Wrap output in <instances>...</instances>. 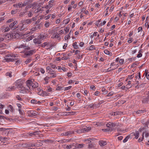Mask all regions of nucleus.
Wrapping results in <instances>:
<instances>
[{"mask_svg":"<svg viewBox=\"0 0 149 149\" xmlns=\"http://www.w3.org/2000/svg\"><path fill=\"white\" fill-rule=\"evenodd\" d=\"M46 38V36L43 34H40V35L38 37V39L39 40H43L45 39Z\"/></svg>","mask_w":149,"mask_h":149,"instance_id":"18","label":"nucleus"},{"mask_svg":"<svg viewBox=\"0 0 149 149\" xmlns=\"http://www.w3.org/2000/svg\"><path fill=\"white\" fill-rule=\"evenodd\" d=\"M48 45V43L47 42L43 43L41 45V46L42 47H44L45 46Z\"/></svg>","mask_w":149,"mask_h":149,"instance_id":"32","label":"nucleus"},{"mask_svg":"<svg viewBox=\"0 0 149 149\" xmlns=\"http://www.w3.org/2000/svg\"><path fill=\"white\" fill-rule=\"evenodd\" d=\"M49 22H47L45 24V27H48L49 26Z\"/></svg>","mask_w":149,"mask_h":149,"instance_id":"63","label":"nucleus"},{"mask_svg":"<svg viewBox=\"0 0 149 149\" xmlns=\"http://www.w3.org/2000/svg\"><path fill=\"white\" fill-rule=\"evenodd\" d=\"M30 1L31 0H26V1H24L23 3V6H25L29 4L30 3Z\"/></svg>","mask_w":149,"mask_h":149,"instance_id":"21","label":"nucleus"},{"mask_svg":"<svg viewBox=\"0 0 149 149\" xmlns=\"http://www.w3.org/2000/svg\"><path fill=\"white\" fill-rule=\"evenodd\" d=\"M130 137V135L127 136L124 139L123 141L124 143L126 142L128 139Z\"/></svg>","mask_w":149,"mask_h":149,"instance_id":"35","label":"nucleus"},{"mask_svg":"<svg viewBox=\"0 0 149 149\" xmlns=\"http://www.w3.org/2000/svg\"><path fill=\"white\" fill-rule=\"evenodd\" d=\"M13 32L7 34L5 36L6 39H8V40L13 39Z\"/></svg>","mask_w":149,"mask_h":149,"instance_id":"10","label":"nucleus"},{"mask_svg":"<svg viewBox=\"0 0 149 149\" xmlns=\"http://www.w3.org/2000/svg\"><path fill=\"white\" fill-rule=\"evenodd\" d=\"M33 36H30L27 39V40H28V41H30L31 40L33 39Z\"/></svg>","mask_w":149,"mask_h":149,"instance_id":"54","label":"nucleus"},{"mask_svg":"<svg viewBox=\"0 0 149 149\" xmlns=\"http://www.w3.org/2000/svg\"><path fill=\"white\" fill-rule=\"evenodd\" d=\"M31 60L32 59L31 58H29L25 61L24 63L26 64H27L30 63Z\"/></svg>","mask_w":149,"mask_h":149,"instance_id":"25","label":"nucleus"},{"mask_svg":"<svg viewBox=\"0 0 149 149\" xmlns=\"http://www.w3.org/2000/svg\"><path fill=\"white\" fill-rule=\"evenodd\" d=\"M6 45L4 43H2L0 42V47H6Z\"/></svg>","mask_w":149,"mask_h":149,"instance_id":"33","label":"nucleus"},{"mask_svg":"<svg viewBox=\"0 0 149 149\" xmlns=\"http://www.w3.org/2000/svg\"><path fill=\"white\" fill-rule=\"evenodd\" d=\"M144 132L142 134V137L141 138H139L138 140V141L139 142H141L143 140V139L144 138Z\"/></svg>","mask_w":149,"mask_h":149,"instance_id":"41","label":"nucleus"},{"mask_svg":"<svg viewBox=\"0 0 149 149\" xmlns=\"http://www.w3.org/2000/svg\"><path fill=\"white\" fill-rule=\"evenodd\" d=\"M132 85H128L127 84L126 86V88L127 89L129 88H130L132 87Z\"/></svg>","mask_w":149,"mask_h":149,"instance_id":"55","label":"nucleus"},{"mask_svg":"<svg viewBox=\"0 0 149 149\" xmlns=\"http://www.w3.org/2000/svg\"><path fill=\"white\" fill-rule=\"evenodd\" d=\"M17 13V10L16 9L15 10H12L11 11V14L12 15H14L16 14Z\"/></svg>","mask_w":149,"mask_h":149,"instance_id":"38","label":"nucleus"},{"mask_svg":"<svg viewBox=\"0 0 149 149\" xmlns=\"http://www.w3.org/2000/svg\"><path fill=\"white\" fill-rule=\"evenodd\" d=\"M106 125L107 127L111 128L115 127L116 126V124L111 122H109Z\"/></svg>","mask_w":149,"mask_h":149,"instance_id":"8","label":"nucleus"},{"mask_svg":"<svg viewBox=\"0 0 149 149\" xmlns=\"http://www.w3.org/2000/svg\"><path fill=\"white\" fill-rule=\"evenodd\" d=\"M99 143L101 146H104L105 145L107 144L106 141H99Z\"/></svg>","mask_w":149,"mask_h":149,"instance_id":"19","label":"nucleus"},{"mask_svg":"<svg viewBox=\"0 0 149 149\" xmlns=\"http://www.w3.org/2000/svg\"><path fill=\"white\" fill-rule=\"evenodd\" d=\"M50 78V77H46L45 78L44 80H45V84H47L48 83V80Z\"/></svg>","mask_w":149,"mask_h":149,"instance_id":"36","label":"nucleus"},{"mask_svg":"<svg viewBox=\"0 0 149 149\" xmlns=\"http://www.w3.org/2000/svg\"><path fill=\"white\" fill-rule=\"evenodd\" d=\"M17 4L19 8H21L22 7L24 6H23V3L22 2L19 3Z\"/></svg>","mask_w":149,"mask_h":149,"instance_id":"39","label":"nucleus"},{"mask_svg":"<svg viewBox=\"0 0 149 149\" xmlns=\"http://www.w3.org/2000/svg\"><path fill=\"white\" fill-rule=\"evenodd\" d=\"M16 86L17 88H21L22 87V86L23 84V82L22 81L18 80L16 82Z\"/></svg>","mask_w":149,"mask_h":149,"instance_id":"4","label":"nucleus"},{"mask_svg":"<svg viewBox=\"0 0 149 149\" xmlns=\"http://www.w3.org/2000/svg\"><path fill=\"white\" fill-rule=\"evenodd\" d=\"M142 54L141 53V52H140L138 54H137V57L138 58L141 57L142 56Z\"/></svg>","mask_w":149,"mask_h":149,"instance_id":"61","label":"nucleus"},{"mask_svg":"<svg viewBox=\"0 0 149 149\" xmlns=\"http://www.w3.org/2000/svg\"><path fill=\"white\" fill-rule=\"evenodd\" d=\"M31 103L32 104H37V100H31Z\"/></svg>","mask_w":149,"mask_h":149,"instance_id":"44","label":"nucleus"},{"mask_svg":"<svg viewBox=\"0 0 149 149\" xmlns=\"http://www.w3.org/2000/svg\"><path fill=\"white\" fill-rule=\"evenodd\" d=\"M116 68H115V67H114V68H113V69H109L110 68H108L106 70V72H109L111 71V70H114Z\"/></svg>","mask_w":149,"mask_h":149,"instance_id":"48","label":"nucleus"},{"mask_svg":"<svg viewBox=\"0 0 149 149\" xmlns=\"http://www.w3.org/2000/svg\"><path fill=\"white\" fill-rule=\"evenodd\" d=\"M73 146H75V147L77 148H81L83 147V144H79L76 143H73Z\"/></svg>","mask_w":149,"mask_h":149,"instance_id":"11","label":"nucleus"},{"mask_svg":"<svg viewBox=\"0 0 149 149\" xmlns=\"http://www.w3.org/2000/svg\"><path fill=\"white\" fill-rule=\"evenodd\" d=\"M124 59H120L119 61V62L120 63V64H123V62H124Z\"/></svg>","mask_w":149,"mask_h":149,"instance_id":"58","label":"nucleus"},{"mask_svg":"<svg viewBox=\"0 0 149 149\" xmlns=\"http://www.w3.org/2000/svg\"><path fill=\"white\" fill-rule=\"evenodd\" d=\"M145 26L146 27H147L148 28H149V24H148V22H147L145 24Z\"/></svg>","mask_w":149,"mask_h":149,"instance_id":"64","label":"nucleus"},{"mask_svg":"<svg viewBox=\"0 0 149 149\" xmlns=\"http://www.w3.org/2000/svg\"><path fill=\"white\" fill-rule=\"evenodd\" d=\"M74 48L77 49L79 48L78 46L77 45V42H74L72 45Z\"/></svg>","mask_w":149,"mask_h":149,"instance_id":"22","label":"nucleus"},{"mask_svg":"<svg viewBox=\"0 0 149 149\" xmlns=\"http://www.w3.org/2000/svg\"><path fill=\"white\" fill-rule=\"evenodd\" d=\"M74 52V50H72V51H70L69 52H69L68 54L67 55H68V56H70L71 55V54Z\"/></svg>","mask_w":149,"mask_h":149,"instance_id":"43","label":"nucleus"},{"mask_svg":"<svg viewBox=\"0 0 149 149\" xmlns=\"http://www.w3.org/2000/svg\"><path fill=\"white\" fill-rule=\"evenodd\" d=\"M88 106L90 108H94L93 104H90Z\"/></svg>","mask_w":149,"mask_h":149,"instance_id":"62","label":"nucleus"},{"mask_svg":"<svg viewBox=\"0 0 149 149\" xmlns=\"http://www.w3.org/2000/svg\"><path fill=\"white\" fill-rule=\"evenodd\" d=\"M18 48H25V47H26V46H25V45H20L19 46H18L17 47Z\"/></svg>","mask_w":149,"mask_h":149,"instance_id":"57","label":"nucleus"},{"mask_svg":"<svg viewBox=\"0 0 149 149\" xmlns=\"http://www.w3.org/2000/svg\"><path fill=\"white\" fill-rule=\"evenodd\" d=\"M93 106L94 107V108H97L99 107V104H93Z\"/></svg>","mask_w":149,"mask_h":149,"instance_id":"59","label":"nucleus"},{"mask_svg":"<svg viewBox=\"0 0 149 149\" xmlns=\"http://www.w3.org/2000/svg\"><path fill=\"white\" fill-rule=\"evenodd\" d=\"M104 52L105 54H107V55H110V52L108 51L107 49H105L104 50Z\"/></svg>","mask_w":149,"mask_h":149,"instance_id":"42","label":"nucleus"},{"mask_svg":"<svg viewBox=\"0 0 149 149\" xmlns=\"http://www.w3.org/2000/svg\"><path fill=\"white\" fill-rule=\"evenodd\" d=\"M50 74L51 75V77H56V73H50Z\"/></svg>","mask_w":149,"mask_h":149,"instance_id":"37","label":"nucleus"},{"mask_svg":"<svg viewBox=\"0 0 149 149\" xmlns=\"http://www.w3.org/2000/svg\"><path fill=\"white\" fill-rule=\"evenodd\" d=\"M16 98L17 99V100H18L22 101V99L18 95H17L16 96Z\"/></svg>","mask_w":149,"mask_h":149,"instance_id":"47","label":"nucleus"},{"mask_svg":"<svg viewBox=\"0 0 149 149\" xmlns=\"http://www.w3.org/2000/svg\"><path fill=\"white\" fill-rule=\"evenodd\" d=\"M6 56V58H5L4 60H5L7 62L13 61L16 60V59L15 58L14 59L11 58L10 57V56L9 55Z\"/></svg>","mask_w":149,"mask_h":149,"instance_id":"5","label":"nucleus"},{"mask_svg":"<svg viewBox=\"0 0 149 149\" xmlns=\"http://www.w3.org/2000/svg\"><path fill=\"white\" fill-rule=\"evenodd\" d=\"M93 49H95V48L94 45H91L89 48L88 50H93Z\"/></svg>","mask_w":149,"mask_h":149,"instance_id":"31","label":"nucleus"},{"mask_svg":"<svg viewBox=\"0 0 149 149\" xmlns=\"http://www.w3.org/2000/svg\"><path fill=\"white\" fill-rule=\"evenodd\" d=\"M12 72H6V75L7 76H9L10 77H12Z\"/></svg>","mask_w":149,"mask_h":149,"instance_id":"27","label":"nucleus"},{"mask_svg":"<svg viewBox=\"0 0 149 149\" xmlns=\"http://www.w3.org/2000/svg\"><path fill=\"white\" fill-rule=\"evenodd\" d=\"M26 85L30 89L35 88L38 86V84L36 82L33 83V81L31 80H29L26 81Z\"/></svg>","mask_w":149,"mask_h":149,"instance_id":"1","label":"nucleus"},{"mask_svg":"<svg viewBox=\"0 0 149 149\" xmlns=\"http://www.w3.org/2000/svg\"><path fill=\"white\" fill-rule=\"evenodd\" d=\"M72 87V86H70L68 87H66L65 88L64 90L65 91H67L68 90L70 89Z\"/></svg>","mask_w":149,"mask_h":149,"instance_id":"60","label":"nucleus"},{"mask_svg":"<svg viewBox=\"0 0 149 149\" xmlns=\"http://www.w3.org/2000/svg\"><path fill=\"white\" fill-rule=\"evenodd\" d=\"M57 91H61L63 90V87L58 86L56 89Z\"/></svg>","mask_w":149,"mask_h":149,"instance_id":"34","label":"nucleus"},{"mask_svg":"<svg viewBox=\"0 0 149 149\" xmlns=\"http://www.w3.org/2000/svg\"><path fill=\"white\" fill-rule=\"evenodd\" d=\"M13 38H19V34L17 33H16L15 32H13Z\"/></svg>","mask_w":149,"mask_h":149,"instance_id":"16","label":"nucleus"},{"mask_svg":"<svg viewBox=\"0 0 149 149\" xmlns=\"http://www.w3.org/2000/svg\"><path fill=\"white\" fill-rule=\"evenodd\" d=\"M134 77V76H133V74H132L131 75H129L128 77V79H131L133 78Z\"/></svg>","mask_w":149,"mask_h":149,"instance_id":"56","label":"nucleus"},{"mask_svg":"<svg viewBox=\"0 0 149 149\" xmlns=\"http://www.w3.org/2000/svg\"><path fill=\"white\" fill-rule=\"evenodd\" d=\"M5 118L6 119H9L10 120V119L12 120V119H10V118L9 119V118H6V117L0 115V119L2 118L3 119H4Z\"/></svg>","mask_w":149,"mask_h":149,"instance_id":"49","label":"nucleus"},{"mask_svg":"<svg viewBox=\"0 0 149 149\" xmlns=\"http://www.w3.org/2000/svg\"><path fill=\"white\" fill-rule=\"evenodd\" d=\"M41 26L42 25L40 23L38 24V25H36L35 27L32 28L31 29V30L34 31L38 30V29H40Z\"/></svg>","mask_w":149,"mask_h":149,"instance_id":"7","label":"nucleus"},{"mask_svg":"<svg viewBox=\"0 0 149 149\" xmlns=\"http://www.w3.org/2000/svg\"><path fill=\"white\" fill-rule=\"evenodd\" d=\"M30 113L32 115L35 116L37 115L38 114V113L36 111H33L32 112H30Z\"/></svg>","mask_w":149,"mask_h":149,"instance_id":"28","label":"nucleus"},{"mask_svg":"<svg viewBox=\"0 0 149 149\" xmlns=\"http://www.w3.org/2000/svg\"><path fill=\"white\" fill-rule=\"evenodd\" d=\"M46 70H47L49 71L48 72V73H49L50 72H55L54 70H53L49 66H47V67Z\"/></svg>","mask_w":149,"mask_h":149,"instance_id":"20","label":"nucleus"},{"mask_svg":"<svg viewBox=\"0 0 149 149\" xmlns=\"http://www.w3.org/2000/svg\"><path fill=\"white\" fill-rule=\"evenodd\" d=\"M17 21H14V22H13L11 24L9 25V27L10 28L12 29H13V27L15 26H14L16 24H17Z\"/></svg>","mask_w":149,"mask_h":149,"instance_id":"14","label":"nucleus"},{"mask_svg":"<svg viewBox=\"0 0 149 149\" xmlns=\"http://www.w3.org/2000/svg\"><path fill=\"white\" fill-rule=\"evenodd\" d=\"M75 131L78 134H80L81 133H84L83 130L80 128L78 129H76Z\"/></svg>","mask_w":149,"mask_h":149,"instance_id":"17","label":"nucleus"},{"mask_svg":"<svg viewBox=\"0 0 149 149\" xmlns=\"http://www.w3.org/2000/svg\"><path fill=\"white\" fill-rule=\"evenodd\" d=\"M74 131L73 130L70 131H69L67 132L64 133L62 134L63 135L66 136H70L72 134H74Z\"/></svg>","mask_w":149,"mask_h":149,"instance_id":"6","label":"nucleus"},{"mask_svg":"<svg viewBox=\"0 0 149 149\" xmlns=\"http://www.w3.org/2000/svg\"><path fill=\"white\" fill-rule=\"evenodd\" d=\"M88 146L89 148H93L94 147V144L91 143L88 145Z\"/></svg>","mask_w":149,"mask_h":149,"instance_id":"45","label":"nucleus"},{"mask_svg":"<svg viewBox=\"0 0 149 149\" xmlns=\"http://www.w3.org/2000/svg\"><path fill=\"white\" fill-rule=\"evenodd\" d=\"M36 51V49H33L29 51L26 52L24 53V57L29 56L32 55L34 53H35Z\"/></svg>","mask_w":149,"mask_h":149,"instance_id":"2","label":"nucleus"},{"mask_svg":"<svg viewBox=\"0 0 149 149\" xmlns=\"http://www.w3.org/2000/svg\"><path fill=\"white\" fill-rule=\"evenodd\" d=\"M113 94V93L112 92H110L106 96V97L107 96H111Z\"/></svg>","mask_w":149,"mask_h":149,"instance_id":"53","label":"nucleus"},{"mask_svg":"<svg viewBox=\"0 0 149 149\" xmlns=\"http://www.w3.org/2000/svg\"><path fill=\"white\" fill-rule=\"evenodd\" d=\"M145 75L146 76L147 79H149V72H146Z\"/></svg>","mask_w":149,"mask_h":149,"instance_id":"52","label":"nucleus"},{"mask_svg":"<svg viewBox=\"0 0 149 149\" xmlns=\"http://www.w3.org/2000/svg\"><path fill=\"white\" fill-rule=\"evenodd\" d=\"M40 132H41L39 130V131H36L35 132H33L32 133L33 134V136L35 137V136H36V133H39Z\"/></svg>","mask_w":149,"mask_h":149,"instance_id":"29","label":"nucleus"},{"mask_svg":"<svg viewBox=\"0 0 149 149\" xmlns=\"http://www.w3.org/2000/svg\"><path fill=\"white\" fill-rule=\"evenodd\" d=\"M82 129L83 130L84 132H87L88 131V130H87L88 128L86 127H85Z\"/></svg>","mask_w":149,"mask_h":149,"instance_id":"46","label":"nucleus"},{"mask_svg":"<svg viewBox=\"0 0 149 149\" xmlns=\"http://www.w3.org/2000/svg\"><path fill=\"white\" fill-rule=\"evenodd\" d=\"M76 112L74 111H71L66 112V115H74L75 114Z\"/></svg>","mask_w":149,"mask_h":149,"instance_id":"24","label":"nucleus"},{"mask_svg":"<svg viewBox=\"0 0 149 149\" xmlns=\"http://www.w3.org/2000/svg\"><path fill=\"white\" fill-rule=\"evenodd\" d=\"M49 67H50L54 69H55L56 68V65H55L53 64L52 63H50L49 64Z\"/></svg>","mask_w":149,"mask_h":149,"instance_id":"26","label":"nucleus"},{"mask_svg":"<svg viewBox=\"0 0 149 149\" xmlns=\"http://www.w3.org/2000/svg\"><path fill=\"white\" fill-rule=\"evenodd\" d=\"M17 28L20 31H24L26 29L24 26V24L22 23L19 24L17 26Z\"/></svg>","mask_w":149,"mask_h":149,"instance_id":"3","label":"nucleus"},{"mask_svg":"<svg viewBox=\"0 0 149 149\" xmlns=\"http://www.w3.org/2000/svg\"><path fill=\"white\" fill-rule=\"evenodd\" d=\"M131 134H132V135L135 136V138L136 139L138 138L139 135V132L137 131H136L135 133L133 132Z\"/></svg>","mask_w":149,"mask_h":149,"instance_id":"12","label":"nucleus"},{"mask_svg":"<svg viewBox=\"0 0 149 149\" xmlns=\"http://www.w3.org/2000/svg\"><path fill=\"white\" fill-rule=\"evenodd\" d=\"M146 112V110L145 109L139 110L136 112L137 114H140Z\"/></svg>","mask_w":149,"mask_h":149,"instance_id":"15","label":"nucleus"},{"mask_svg":"<svg viewBox=\"0 0 149 149\" xmlns=\"http://www.w3.org/2000/svg\"><path fill=\"white\" fill-rule=\"evenodd\" d=\"M70 21V19H69V18H68L67 19H66L65 20H64V21H65V24H68L69 22Z\"/></svg>","mask_w":149,"mask_h":149,"instance_id":"51","label":"nucleus"},{"mask_svg":"<svg viewBox=\"0 0 149 149\" xmlns=\"http://www.w3.org/2000/svg\"><path fill=\"white\" fill-rule=\"evenodd\" d=\"M38 39H37L35 38L33 40L34 42L36 44H40L41 42L38 40Z\"/></svg>","mask_w":149,"mask_h":149,"instance_id":"23","label":"nucleus"},{"mask_svg":"<svg viewBox=\"0 0 149 149\" xmlns=\"http://www.w3.org/2000/svg\"><path fill=\"white\" fill-rule=\"evenodd\" d=\"M149 98L147 96V97L143 98L142 102L143 103L146 104L148 103L149 102Z\"/></svg>","mask_w":149,"mask_h":149,"instance_id":"13","label":"nucleus"},{"mask_svg":"<svg viewBox=\"0 0 149 149\" xmlns=\"http://www.w3.org/2000/svg\"><path fill=\"white\" fill-rule=\"evenodd\" d=\"M54 38H58L60 37V35L58 33H54Z\"/></svg>","mask_w":149,"mask_h":149,"instance_id":"40","label":"nucleus"},{"mask_svg":"<svg viewBox=\"0 0 149 149\" xmlns=\"http://www.w3.org/2000/svg\"><path fill=\"white\" fill-rule=\"evenodd\" d=\"M21 22L23 24H29L31 23V20L30 19H24L21 21Z\"/></svg>","mask_w":149,"mask_h":149,"instance_id":"9","label":"nucleus"},{"mask_svg":"<svg viewBox=\"0 0 149 149\" xmlns=\"http://www.w3.org/2000/svg\"><path fill=\"white\" fill-rule=\"evenodd\" d=\"M64 31H65V33H67L69 31V27H67L65 28Z\"/></svg>","mask_w":149,"mask_h":149,"instance_id":"50","label":"nucleus"},{"mask_svg":"<svg viewBox=\"0 0 149 149\" xmlns=\"http://www.w3.org/2000/svg\"><path fill=\"white\" fill-rule=\"evenodd\" d=\"M38 143H40V142H39V141H38L37 142L36 145L35 144H34V143L31 144H29V147H33V146H37V145L38 144Z\"/></svg>","mask_w":149,"mask_h":149,"instance_id":"30","label":"nucleus"}]
</instances>
